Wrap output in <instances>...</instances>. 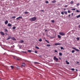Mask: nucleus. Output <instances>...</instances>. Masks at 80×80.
Segmentation results:
<instances>
[{"mask_svg": "<svg viewBox=\"0 0 80 80\" xmlns=\"http://www.w3.org/2000/svg\"><path fill=\"white\" fill-rule=\"evenodd\" d=\"M68 12L69 13H70V10H68Z\"/></svg>", "mask_w": 80, "mask_h": 80, "instance_id": "nucleus-45", "label": "nucleus"}, {"mask_svg": "<svg viewBox=\"0 0 80 80\" xmlns=\"http://www.w3.org/2000/svg\"><path fill=\"white\" fill-rule=\"evenodd\" d=\"M77 63H79V62H77Z\"/></svg>", "mask_w": 80, "mask_h": 80, "instance_id": "nucleus-53", "label": "nucleus"}, {"mask_svg": "<svg viewBox=\"0 0 80 80\" xmlns=\"http://www.w3.org/2000/svg\"><path fill=\"white\" fill-rule=\"evenodd\" d=\"M78 28H80V25H79L78 26Z\"/></svg>", "mask_w": 80, "mask_h": 80, "instance_id": "nucleus-48", "label": "nucleus"}, {"mask_svg": "<svg viewBox=\"0 0 80 80\" xmlns=\"http://www.w3.org/2000/svg\"><path fill=\"white\" fill-rule=\"evenodd\" d=\"M72 49H73L74 50H76V51H77V52H80V51L79 50H78V49L74 48V47H72Z\"/></svg>", "mask_w": 80, "mask_h": 80, "instance_id": "nucleus-4", "label": "nucleus"}, {"mask_svg": "<svg viewBox=\"0 0 80 80\" xmlns=\"http://www.w3.org/2000/svg\"><path fill=\"white\" fill-rule=\"evenodd\" d=\"M28 12H24V14H28Z\"/></svg>", "mask_w": 80, "mask_h": 80, "instance_id": "nucleus-25", "label": "nucleus"}, {"mask_svg": "<svg viewBox=\"0 0 80 80\" xmlns=\"http://www.w3.org/2000/svg\"><path fill=\"white\" fill-rule=\"evenodd\" d=\"M71 10H75V8H72V9H71Z\"/></svg>", "mask_w": 80, "mask_h": 80, "instance_id": "nucleus-41", "label": "nucleus"}, {"mask_svg": "<svg viewBox=\"0 0 80 80\" xmlns=\"http://www.w3.org/2000/svg\"><path fill=\"white\" fill-rule=\"evenodd\" d=\"M77 6H78V5H79V3H78L77 5H76Z\"/></svg>", "mask_w": 80, "mask_h": 80, "instance_id": "nucleus-44", "label": "nucleus"}, {"mask_svg": "<svg viewBox=\"0 0 80 80\" xmlns=\"http://www.w3.org/2000/svg\"><path fill=\"white\" fill-rule=\"evenodd\" d=\"M8 20H6L5 22V25H7V24H8Z\"/></svg>", "mask_w": 80, "mask_h": 80, "instance_id": "nucleus-7", "label": "nucleus"}, {"mask_svg": "<svg viewBox=\"0 0 80 80\" xmlns=\"http://www.w3.org/2000/svg\"><path fill=\"white\" fill-rule=\"evenodd\" d=\"M64 10H65V8H64Z\"/></svg>", "mask_w": 80, "mask_h": 80, "instance_id": "nucleus-57", "label": "nucleus"}, {"mask_svg": "<svg viewBox=\"0 0 80 80\" xmlns=\"http://www.w3.org/2000/svg\"><path fill=\"white\" fill-rule=\"evenodd\" d=\"M59 55H60V56H62V53L61 52L59 53Z\"/></svg>", "mask_w": 80, "mask_h": 80, "instance_id": "nucleus-21", "label": "nucleus"}, {"mask_svg": "<svg viewBox=\"0 0 80 80\" xmlns=\"http://www.w3.org/2000/svg\"><path fill=\"white\" fill-rule=\"evenodd\" d=\"M56 1L55 0L52 1V2H51L52 3H56Z\"/></svg>", "mask_w": 80, "mask_h": 80, "instance_id": "nucleus-15", "label": "nucleus"}, {"mask_svg": "<svg viewBox=\"0 0 80 80\" xmlns=\"http://www.w3.org/2000/svg\"><path fill=\"white\" fill-rule=\"evenodd\" d=\"M16 28V27H14L12 28V29L13 30H15Z\"/></svg>", "mask_w": 80, "mask_h": 80, "instance_id": "nucleus-27", "label": "nucleus"}, {"mask_svg": "<svg viewBox=\"0 0 80 80\" xmlns=\"http://www.w3.org/2000/svg\"><path fill=\"white\" fill-rule=\"evenodd\" d=\"M76 17H77V18H79V17H80V14H79Z\"/></svg>", "mask_w": 80, "mask_h": 80, "instance_id": "nucleus-19", "label": "nucleus"}, {"mask_svg": "<svg viewBox=\"0 0 80 80\" xmlns=\"http://www.w3.org/2000/svg\"><path fill=\"white\" fill-rule=\"evenodd\" d=\"M76 39L77 40H79L80 39V38L78 37L77 38H76Z\"/></svg>", "mask_w": 80, "mask_h": 80, "instance_id": "nucleus-36", "label": "nucleus"}, {"mask_svg": "<svg viewBox=\"0 0 80 80\" xmlns=\"http://www.w3.org/2000/svg\"><path fill=\"white\" fill-rule=\"evenodd\" d=\"M74 52H75V50H72V53H74Z\"/></svg>", "mask_w": 80, "mask_h": 80, "instance_id": "nucleus-34", "label": "nucleus"}, {"mask_svg": "<svg viewBox=\"0 0 80 80\" xmlns=\"http://www.w3.org/2000/svg\"><path fill=\"white\" fill-rule=\"evenodd\" d=\"M64 11L61 12V14H62V15H64Z\"/></svg>", "mask_w": 80, "mask_h": 80, "instance_id": "nucleus-29", "label": "nucleus"}, {"mask_svg": "<svg viewBox=\"0 0 80 80\" xmlns=\"http://www.w3.org/2000/svg\"><path fill=\"white\" fill-rule=\"evenodd\" d=\"M68 7V6H67V5H66L65 6V7Z\"/></svg>", "mask_w": 80, "mask_h": 80, "instance_id": "nucleus-47", "label": "nucleus"}, {"mask_svg": "<svg viewBox=\"0 0 80 80\" xmlns=\"http://www.w3.org/2000/svg\"><path fill=\"white\" fill-rule=\"evenodd\" d=\"M39 41V42H42V39L41 38H40V39L38 40Z\"/></svg>", "mask_w": 80, "mask_h": 80, "instance_id": "nucleus-28", "label": "nucleus"}, {"mask_svg": "<svg viewBox=\"0 0 80 80\" xmlns=\"http://www.w3.org/2000/svg\"><path fill=\"white\" fill-rule=\"evenodd\" d=\"M54 52H57V50H55V51H54Z\"/></svg>", "mask_w": 80, "mask_h": 80, "instance_id": "nucleus-49", "label": "nucleus"}, {"mask_svg": "<svg viewBox=\"0 0 80 80\" xmlns=\"http://www.w3.org/2000/svg\"><path fill=\"white\" fill-rule=\"evenodd\" d=\"M66 64L67 65H69L70 64V62H68V61H66Z\"/></svg>", "mask_w": 80, "mask_h": 80, "instance_id": "nucleus-14", "label": "nucleus"}, {"mask_svg": "<svg viewBox=\"0 0 80 80\" xmlns=\"http://www.w3.org/2000/svg\"><path fill=\"white\" fill-rule=\"evenodd\" d=\"M59 35H62V36H63V35H65V33L63 32H60L59 33Z\"/></svg>", "mask_w": 80, "mask_h": 80, "instance_id": "nucleus-3", "label": "nucleus"}, {"mask_svg": "<svg viewBox=\"0 0 80 80\" xmlns=\"http://www.w3.org/2000/svg\"><path fill=\"white\" fill-rule=\"evenodd\" d=\"M20 18H21V19H22V17L20 16L17 18H16V20H20Z\"/></svg>", "mask_w": 80, "mask_h": 80, "instance_id": "nucleus-5", "label": "nucleus"}, {"mask_svg": "<svg viewBox=\"0 0 80 80\" xmlns=\"http://www.w3.org/2000/svg\"><path fill=\"white\" fill-rule=\"evenodd\" d=\"M58 38H61V36H60L59 35H58Z\"/></svg>", "mask_w": 80, "mask_h": 80, "instance_id": "nucleus-22", "label": "nucleus"}, {"mask_svg": "<svg viewBox=\"0 0 80 80\" xmlns=\"http://www.w3.org/2000/svg\"><path fill=\"white\" fill-rule=\"evenodd\" d=\"M72 15H73V13H72Z\"/></svg>", "mask_w": 80, "mask_h": 80, "instance_id": "nucleus-55", "label": "nucleus"}, {"mask_svg": "<svg viewBox=\"0 0 80 80\" xmlns=\"http://www.w3.org/2000/svg\"><path fill=\"white\" fill-rule=\"evenodd\" d=\"M0 33L2 35H5V34H4V33L3 32H1Z\"/></svg>", "mask_w": 80, "mask_h": 80, "instance_id": "nucleus-10", "label": "nucleus"}, {"mask_svg": "<svg viewBox=\"0 0 80 80\" xmlns=\"http://www.w3.org/2000/svg\"><path fill=\"white\" fill-rule=\"evenodd\" d=\"M47 29H46V30H45V32H47Z\"/></svg>", "mask_w": 80, "mask_h": 80, "instance_id": "nucleus-51", "label": "nucleus"}, {"mask_svg": "<svg viewBox=\"0 0 80 80\" xmlns=\"http://www.w3.org/2000/svg\"><path fill=\"white\" fill-rule=\"evenodd\" d=\"M17 60H20V58H18L17 59Z\"/></svg>", "mask_w": 80, "mask_h": 80, "instance_id": "nucleus-39", "label": "nucleus"}, {"mask_svg": "<svg viewBox=\"0 0 80 80\" xmlns=\"http://www.w3.org/2000/svg\"><path fill=\"white\" fill-rule=\"evenodd\" d=\"M64 13L65 14H67V11H64Z\"/></svg>", "mask_w": 80, "mask_h": 80, "instance_id": "nucleus-32", "label": "nucleus"}, {"mask_svg": "<svg viewBox=\"0 0 80 80\" xmlns=\"http://www.w3.org/2000/svg\"><path fill=\"white\" fill-rule=\"evenodd\" d=\"M35 48H37V49H40V48L37 46H36Z\"/></svg>", "mask_w": 80, "mask_h": 80, "instance_id": "nucleus-26", "label": "nucleus"}, {"mask_svg": "<svg viewBox=\"0 0 80 80\" xmlns=\"http://www.w3.org/2000/svg\"><path fill=\"white\" fill-rule=\"evenodd\" d=\"M45 41H46V42H47V43H49V42H48V40H45Z\"/></svg>", "mask_w": 80, "mask_h": 80, "instance_id": "nucleus-33", "label": "nucleus"}, {"mask_svg": "<svg viewBox=\"0 0 80 80\" xmlns=\"http://www.w3.org/2000/svg\"><path fill=\"white\" fill-rule=\"evenodd\" d=\"M32 51L31 50H28L27 51V52H30V53H31V52H32Z\"/></svg>", "mask_w": 80, "mask_h": 80, "instance_id": "nucleus-17", "label": "nucleus"}, {"mask_svg": "<svg viewBox=\"0 0 80 80\" xmlns=\"http://www.w3.org/2000/svg\"><path fill=\"white\" fill-rule=\"evenodd\" d=\"M53 60L55 61V62H57L58 61V59L56 57V56H54L53 58Z\"/></svg>", "mask_w": 80, "mask_h": 80, "instance_id": "nucleus-2", "label": "nucleus"}, {"mask_svg": "<svg viewBox=\"0 0 80 80\" xmlns=\"http://www.w3.org/2000/svg\"><path fill=\"white\" fill-rule=\"evenodd\" d=\"M35 53H37V51H35Z\"/></svg>", "mask_w": 80, "mask_h": 80, "instance_id": "nucleus-43", "label": "nucleus"}, {"mask_svg": "<svg viewBox=\"0 0 80 80\" xmlns=\"http://www.w3.org/2000/svg\"><path fill=\"white\" fill-rule=\"evenodd\" d=\"M55 45H61V43H55Z\"/></svg>", "mask_w": 80, "mask_h": 80, "instance_id": "nucleus-9", "label": "nucleus"}, {"mask_svg": "<svg viewBox=\"0 0 80 80\" xmlns=\"http://www.w3.org/2000/svg\"><path fill=\"white\" fill-rule=\"evenodd\" d=\"M46 46L47 47H50V46H51V45L50 44H47Z\"/></svg>", "mask_w": 80, "mask_h": 80, "instance_id": "nucleus-30", "label": "nucleus"}, {"mask_svg": "<svg viewBox=\"0 0 80 80\" xmlns=\"http://www.w3.org/2000/svg\"><path fill=\"white\" fill-rule=\"evenodd\" d=\"M11 39H12L13 40H14V41H15V40H16V39H15V38H14L13 37H11Z\"/></svg>", "mask_w": 80, "mask_h": 80, "instance_id": "nucleus-6", "label": "nucleus"}, {"mask_svg": "<svg viewBox=\"0 0 80 80\" xmlns=\"http://www.w3.org/2000/svg\"><path fill=\"white\" fill-rule=\"evenodd\" d=\"M60 48H61V50H64V49H64V48H63V47H60Z\"/></svg>", "mask_w": 80, "mask_h": 80, "instance_id": "nucleus-20", "label": "nucleus"}, {"mask_svg": "<svg viewBox=\"0 0 80 80\" xmlns=\"http://www.w3.org/2000/svg\"><path fill=\"white\" fill-rule=\"evenodd\" d=\"M46 3H48V1H47L45 2Z\"/></svg>", "mask_w": 80, "mask_h": 80, "instance_id": "nucleus-38", "label": "nucleus"}, {"mask_svg": "<svg viewBox=\"0 0 80 80\" xmlns=\"http://www.w3.org/2000/svg\"><path fill=\"white\" fill-rule=\"evenodd\" d=\"M4 32L5 33H6V32H8V30H7V29H5L4 30Z\"/></svg>", "mask_w": 80, "mask_h": 80, "instance_id": "nucleus-16", "label": "nucleus"}, {"mask_svg": "<svg viewBox=\"0 0 80 80\" xmlns=\"http://www.w3.org/2000/svg\"><path fill=\"white\" fill-rule=\"evenodd\" d=\"M25 65L26 64L24 63H23L22 64V67H25Z\"/></svg>", "mask_w": 80, "mask_h": 80, "instance_id": "nucleus-13", "label": "nucleus"}, {"mask_svg": "<svg viewBox=\"0 0 80 80\" xmlns=\"http://www.w3.org/2000/svg\"><path fill=\"white\" fill-rule=\"evenodd\" d=\"M36 20H37V18L36 17H34L30 19L29 20H30L31 22H34V21H35Z\"/></svg>", "mask_w": 80, "mask_h": 80, "instance_id": "nucleus-1", "label": "nucleus"}, {"mask_svg": "<svg viewBox=\"0 0 80 80\" xmlns=\"http://www.w3.org/2000/svg\"><path fill=\"white\" fill-rule=\"evenodd\" d=\"M11 38H12V37H8L7 39V40H10V39H11Z\"/></svg>", "mask_w": 80, "mask_h": 80, "instance_id": "nucleus-24", "label": "nucleus"}, {"mask_svg": "<svg viewBox=\"0 0 80 80\" xmlns=\"http://www.w3.org/2000/svg\"><path fill=\"white\" fill-rule=\"evenodd\" d=\"M19 43H23L24 42V41L23 40H21L19 42Z\"/></svg>", "mask_w": 80, "mask_h": 80, "instance_id": "nucleus-8", "label": "nucleus"}, {"mask_svg": "<svg viewBox=\"0 0 80 80\" xmlns=\"http://www.w3.org/2000/svg\"><path fill=\"white\" fill-rule=\"evenodd\" d=\"M5 34L6 35H8V34H7V33H5Z\"/></svg>", "mask_w": 80, "mask_h": 80, "instance_id": "nucleus-54", "label": "nucleus"}, {"mask_svg": "<svg viewBox=\"0 0 80 80\" xmlns=\"http://www.w3.org/2000/svg\"><path fill=\"white\" fill-rule=\"evenodd\" d=\"M40 12H44V10H40Z\"/></svg>", "mask_w": 80, "mask_h": 80, "instance_id": "nucleus-42", "label": "nucleus"}, {"mask_svg": "<svg viewBox=\"0 0 80 80\" xmlns=\"http://www.w3.org/2000/svg\"><path fill=\"white\" fill-rule=\"evenodd\" d=\"M8 27H11V26H12V24H10V23H8Z\"/></svg>", "mask_w": 80, "mask_h": 80, "instance_id": "nucleus-18", "label": "nucleus"}, {"mask_svg": "<svg viewBox=\"0 0 80 80\" xmlns=\"http://www.w3.org/2000/svg\"><path fill=\"white\" fill-rule=\"evenodd\" d=\"M77 70H78L76 69V71H77Z\"/></svg>", "mask_w": 80, "mask_h": 80, "instance_id": "nucleus-56", "label": "nucleus"}, {"mask_svg": "<svg viewBox=\"0 0 80 80\" xmlns=\"http://www.w3.org/2000/svg\"><path fill=\"white\" fill-rule=\"evenodd\" d=\"M51 22L52 23H54V22H55V21H54V20H51Z\"/></svg>", "mask_w": 80, "mask_h": 80, "instance_id": "nucleus-31", "label": "nucleus"}, {"mask_svg": "<svg viewBox=\"0 0 80 80\" xmlns=\"http://www.w3.org/2000/svg\"><path fill=\"white\" fill-rule=\"evenodd\" d=\"M79 49H80V48H79Z\"/></svg>", "mask_w": 80, "mask_h": 80, "instance_id": "nucleus-58", "label": "nucleus"}, {"mask_svg": "<svg viewBox=\"0 0 80 80\" xmlns=\"http://www.w3.org/2000/svg\"><path fill=\"white\" fill-rule=\"evenodd\" d=\"M59 60H62V58H59Z\"/></svg>", "mask_w": 80, "mask_h": 80, "instance_id": "nucleus-50", "label": "nucleus"}, {"mask_svg": "<svg viewBox=\"0 0 80 80\" xmlns=\"http://www.w3.org/2000/svg\"><path fill=\"white\" fill-rule=\"evenodd\" d=\"M70 4H73V1H72L70 2Z\"/></svg>", "mask_w": 80, "mask_h": 80, "instance_id": "nucleus-23", "label": "nucleus"}, {"mask_svg": "<svg viewBox=\"0 0 80 80\" xmlns=\"http://www.w3.org/2000/svg\"><path fill=\"white\" fill-rule=\"evenodd\" d=\"M22 53H26V52L22 51Z\"/></svg>", "mask_w": 80, "mask_h": 80, "instance_id": "nucleus-46", "label": "nucleus"}, {"mask_svg": "<svg viewBox=\"0 0 80 80\" xmlns=\"http://www.w3.org/2000/svg\"><path fill=\"white\" fill-rule=\"evenodd\" d=\"M68 16V17H70V14H69Z\"/></svg>", "mask_w": 80, "mask_h": 80, "instance_id": "nucleus-52", "label": "nucleus"}, {"mask_svg": "<svg viewBox=\"0 0 80 80\" xmlns=\"http://www.w3.org/2000/svg\"><path fill=\"white\" fill-rule=\"evenodd\" d=\"M16 18V17H15V16H13L11 18Z\"/></svg>", "mask_w": 80, "mask_h": 80, "instance_id": "nucleus-35", "label": "nucleus"}, {"mask_svg": "<svg viewBox=\"0 0 80 80\" xmlns=\"http://www.w3.org/2000/svg\"><path fill=\"white\" fill-rule=\"evenodd\" d=\"M10 67L11 68L12 70H13V69L15 67L13 66H11Z\"/></svg>", "mask_w": 80, "mask_h": 80, "instance_id": "nucleus-12", "label": "nucleus"}, {"mask_svg": "<svg viewBox=\"0 0 80 80\" xmlns=\"http://www.w3.org/2000/svg\"><path fill=\"white\" fill-rule=\"evenodd\" d=\"M33 62L35 64H40V63L38 62Z\"/></svg>", "mask_w": 80, "mask_h": 80, "instance_id": "nucleus-11", "label": "nucleus"}, {"mask_svg": "<svg viewBox=\"0 0 80 80\" xmlns=\"http://www.w3.org/2000/svg\"><path fill=\"white\" fill-rule=\"evenodd\" d=\"M80 11H79V10H76V12H80Z\"/></svg>", "mask_w": 80, "mask_h": 80, "instance_id": "nucleus-40", "label": "nucleus"}, {"mask_svg": "<svg viewBox=\"0 0 80 80\" xmlns=\"http://www.w3.org/2000/svg\"><path fill=\"white\" fill-rule=\"evenodd\" d=\"M71 70L72 71H74L75 70V69L73 68H72Z\"/></svg>", "mask_w": 80, "mask_h": 80, "instance_id": "nucleus-37", "label": "nucleus"}]
</instances>
